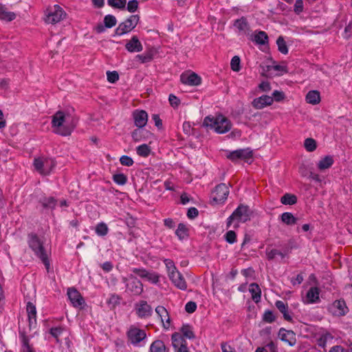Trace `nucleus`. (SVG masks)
<instances>
[{"instance_id": "nucleus-29", "label": "nucleus", "mask_w": 352, "mask_h": 352, "mask_svg": "<svg viewBox=\"0 0 352 352\" xmlns=\"http://www.w3.org/2000/svg\"><path fill=\"white\" fill-rule=\"evenodd\" d=\"M306 101L307 103L316 104L320 101V93L318 91H310L306 96Z\"/></svg>"}, {"instance_id": "nucleus-1", "label": "nucleus", "mask_w": 352, "mask_h": 352, "mask_svg": "<svg viewBox=\"0 0 352 352\" xmlns=\"http://www.w3.org/2000/svg\"><path fill=\"white\" fill-rule=\"evenodd\" d=\"M77 123L78 119L69 110H59L52 116L53 131L62 136L70 135Z\"/></svg>"}, {"instance_id": "nucleus-50", "label": "nucleus", "mask_w": 352, "mask_h": 352, "mask_svg": "<svg viewBox=\"0 0 352 352\" xmlns=\"http://www.w3.org/2000/svg\"><path fill=\"white\" fill-rule=\"evenodd\" d=\"M142 63L150 62L153 59V54L151 52H148L144 54H139L136 56Z\"/></svg>"}, {"instance_id": "nucleus-9", "label": "nucleus", "mask_w": 352, "mask_h": 352, "mask_svg": "<svg viewBox=\"0 0 352 352\" xmlns=\"http://www.w3.org/2000/svg\"><path fill=\"white\" fill-rule=\"evenodd\" d=\"M228 195V187L225 184H220L216 186L212 192V201L216 204L223 203L226 200Z\"/></svg>"}, {"instance_id": "nucleus-49", "label": "nucleus", "mask_w": 352, "mask_h": 352, "mask_svg": "<svg viewBox=\"0 0 352 352\" xmlns=\"http://www.w3.org/2000/svg\"><path fill=\"white\" fill-rule=\"evenodd\" d=\"M240 58L237 56H234L230 63L231 69L234 72H239L241 69L240 67Z\"/></svg>"}, {"instance_id": "nucleus-6", "label": "nucleus", "mask_w": 352, "mask_h": 352, "mask_svg": "<svg viewBox=\"0 0 352 352\" xmlns=\"http://www.w3.org/2000/svg\"><path fill=\"white\" fill-rule=\"evenodd\" d=\"M65 16V12L58 5H54L47 8L44 21L46 23L54 25L62 21Z\"/></svg>"}, {"instance_id": "nucleus-53", "label": "nucleus", "mask_w": 352, "mask_h": 352, "mask_svg": "<svg viewBox=\"0 0 352 352\" xmlns=\"http://www.w3.org/2000/svg\"><path fill=\"white\" fill-rule=\"evenodd\" d=\"M263 320L266 322L271 323L275 320V316L272 311L267 310L263 314Z\"/></svg>"}, {"instance_id": "nucleus-37", "label": "nucleus", "mask_w": 352, "mask_h": 352, "mask_svg": "<svg viewBox=\"0 0 352 352\" xmlns=\"http://www.w3.org/2000/svg\"><path fill=\"white\" fill-rule=\"evenodd\" d=\"M20 338L22 342V352H34L32 346L29 344V338L25 336L24 333H20Z\"/></svg>"}, {"instance_id": "nucleus-40", "label": "nucleus", "mask_w": 352, "mask_h": 352, "mask_svg": "<svg viewBox=\"0 0 352 352\" xmlns=\"http://www.w3.org/2000/svg\"><path fill=\"white\" fill-rule=\"evenodd\" d=\"M276 44L278 45V51L283 54H287L288 53V48L286 45V42L285 41L283 36H280L276 40Z\"/></svg>"}, {"instance_id": "nucleus-33", "label": "nucleus", "mask_w": 352, "mask_h": 352, "mask_svg": "<svg viewBox=\"0 0 352 352\" xmlns=\"http://www.w3.org/2000/svg\"><path fill=\"white\" fill-rule=\"evenodd\" d=\"M151 352H165L166 346L164 343L160 340L154 341L150 346Z\"/></svg>"}, {"instance_id": "nucleus-39", "label": "nucleus", "mask_w": 352, "mask_h": 352, "mask_svg": "<svg viewBox=\"0 0 352 352\" xmlns=\"http://www.w3.org/2000/svg\"><path fill=\"white\" fill-rule=\"evenodd\" d=\"M109 6L113 8L123 10L126 5V0H107Z\"/></svg>"}, {"instance_id": "nucleus-41", "label": "nucleus", "mask_w": 352, "mask_h": 352, "mask_svg": "<svg viewBox=\"0 0 352 352\" xmlns=\"http://www.w3.org/2000/svg\"><path fill=\"white\" fill-rule=\"evenodd\" d=\"M304 146L307 151L313 152L316 149L317 144L314 139L309 138L305 139Z\"/></svg>"}, {"instance_id": "nucleus-28", "label": "nucleus", "mask_w": 352, "mask_h": 352, "mask_svg": "<svg viewBox=\"0 0 352 352\" xmlns=\"http://www.w3.org/2000/svg\"><path fill=\"white\" fill-rule=\"evenodd\" d=\"M43 208L54 209L57 204V200L52 197H44L39 201Z\"/></svg>"}, {"instance_id": "nucleus-52", "label": "nucleus", "mask_w": 352, "mask_h": 352, "mask_svg": "<svg viewBox=\"0 0 352 352\" xmlns=\"http://www.w3.org/2000/svg\"><path fill=\"white\" fill-rule=\"evenodd\" d=\"M120 162L122 165L126 166H131L134 163L133 159L128 155H122L120 158Z\"/></svg>"}, {"instance_id": "nucleus-4", "label": "nucleus", "mask_w": 352, "mask_h": 352, "mask_svg": "<svg viewBox=\"0 0 352 352\" xmlns=\"http://www.w3.org/2000/svg\"><path fill=\"white\" fill-rule=\"evenodd\" d=\"M34 166L41 175H48L56 166V162L52 158L41 157L34 159Z\"/></svg>"}, {"instance_id": "nucleus-34", "label": "nucleus", "mask_w": 352, "mask_h": 352, "mask_svg": "<svg viewBox=\"0 0 352 352\" xmlns=\"http://www.w3.org/2000/svg\"><path fill=\"white\" fill-rule=\"evenodd\" d=\"M171 340L173 346L175 349H177V348L179 347L180 345L186 342L184 338H183L182 336L177 332H175L172 335Z\"/></svg>"}, {"instance_id": "nucleus-5", "label": "nucleus", "mask_w": 352, "mask_h": 352, "mask_svg": "<svg viewBox=\"0 0 352 352\" xmlns=\"http://www.w3.org/2000/svg\"><path fill=\"white\" fill-rule=\"evenodd\" d=\"M252 211L248 206L241 204L228 217L227 227H230L234 220L245 223L250 219Z\"/></svg>"}, {"instance_id": "nucleus-48", "label": "nucleus", "mask_w": 352, "mask_h": 352, "mask_svg": "<svg viewBox=\"0 0 352 352\" xmlns=\"http://www.w3.org/2000/svg\"><path fill=\"white\" fill-rule=\"evenodd\" d=\"M144 131L142 129H135L131 134L132 138L135 142H140L143 139V133Z\"/></svg>"}, {"instance_id": "nucleus-32", "label": "nucleus", "mask_w": 352, "mask_h": 352, "mask_svg": "<svg viewBox=\"0 0 352 352\" xmlns=\"http://www.w3.org/2000/svg\"><path fill=\"white\" fill-rule=\"evenodd\" d=\"M253 41L258 45H265L268 43V36L264 31H259L254 35Z\"/></svg>"}, {"instance_id": "nucleus-64", "label": "nucleus", "mask_w": 352, "mask_h": 352, "mask_svg": "<svg viewBox=\"0 0 352 352\" xmlns=\"http://www.w3.org/2000/svg\"><path fill=\"white\" fill-rule=\"evenodd\" d=\"M258 88L262 91L267 92L271 90V86L269 82L263 81L258 85Z\"/></svg>"}, {"instance_id": "nucleus-36", "label": "nucleus", "mask_w": 352, "mask_h": 352, "mask_svg": "<svg viewBox=\"0 0 352 352\" xmlns=\"http://www.w3.org/2000/svg\"><path fill=\"white\" fill-rule=\"evenodd\" d=\"M307 298L309 302H316L319 299V289L317 287H311L307 293Z\"/></svg>"}, {"instance_id": "nucleus-20", "label": "nucleus", "mask_w": 352, "mask_h": 352, "mask_svg": "<svg viewBox=\"0 0 352 352\" xmlns=\"http://www.w3.org/2000/svg\"><path fill=\"white\" fill-rule=\"evenodd\" d=\"M137 314L141 318L148 317L152 314V308L145 300H141L137 305Z\"/></svg>"}, {"instance_id": "nucleus-11", "label": "nucleus", "mask_w": 352, "mask_h": 352, "mask_svg": "<svg viewBox=\"0 0 352 352\" xmlns=\"http://www.w3.org/2000/svg\"><path fill=\"white\" fill-rule=\"evenodd\" d=\"M328 311L333 316H342L347 313L348 308L344 300H338L329 306Z\"/></svg>"}, {"instance_id": "nucleus-35", "label": "nucleus", "mask_w": 352, "mask_h": 352, "mask_svg": "<svg viewBox=\"0 0 352 352\" xmlns=\"http://www.w3.org/2000/svg\"><path fill=\"white\" fill-rule=\"evenodd\" d=\"M265 254L267 259L270 261L274 259L277 255L280 256L282 258H284L286 255L276 249H270V248H266Z\"/></svg>"}, {"instance_id": "nucleus-30", "label": "nucleus", "mask_w": 352, "mask_h": 352, "mask_svg": "<svg viewBox=\"0 0 352 352\" xmlns=\"http://www.w3.org/2000/svg\"><path fill=\"white\" fill-rule=\"evenodd\" d=\"M280 218L281 221L287 226H292L297 223V219L291 212H283Z\"/></svg>"}, {"instance_id": "nucleus-26", "label": "nucleus", "mask_w": 352, "mask_h": 352, "mask_svg": "<svg viewBox=\"0 0 352 352\" xmlns=\"http://www.w3.org/2000/svg\"><path fill=\"white\" fill-rule=\"evenodd\" d=\"M333 164V159L330 155L322 157L318 163L317 166L320 170H324L329 168Z\"/></svg>"}, {"instance_id": "nucleus-59", "label": "nucleus", "mask_w": 352, "mask_h": 352, "mask_svg": "<svg viewBox=\"0 0 352 352\" xmlns=\"http://www.w3.org/2000/svg\"><path fill=\"white\" fill-rule=\"evenodd\" d=\"M197 309V305L195 302L190 301L186 303L185 306V310L189 314H192Z\"/></svg>"}, {"instance_id": "nucleus-12", "label": "nucleus", "mask_w": 352, "mask_h": 352, "mask_svg": "<svg viewBox=\"0 0 352 352\" xmlns=\"http://www.w3.org/2000/svg\"><path fill=\"white\" fill-rule=\"evenodd\" d=\"M252 157V151L250 148L238 149L230 152L227 157L232 162L238 160H248Z\"/></svg>"}, {"instance_id": "nucleus-45", "label": "nucleus", "mask_w": 352, "mask_h": 352, "mask_svg": "<svg viewBox=\"0 0 352 352\" xmlns=\"http://www.w3.org/2000/svg\"><path fill=\"white\" fill-rule=\"evenodd\" d=\"M109 228L106 223L101 222L98 223L96 227V233L98 236H104L107 234Z\"/></svg>"}, {"instance_id": "nucleus-54", "label": "nucleus", "mask_w": 352, "mask_h": 352, "mask_svg": "<svg viewBox=\"0 0 352 352\" xmlns=\"http://www.w3.org/2000/svg\"><path fill=\"white\" fill-rule=\"evenodd\" d=\"M133 273L141 278H146L148 276V272L144 268H133Z\"/></svg>"}, {"instance_id": "nucleus-38", "label": "nucleus", "mask_w": 352, "mask_h": 352, "mask_svg": "<svg viewBox=\"0 0 352 352\" xmlns=\"http://www.w3.org/2000/svg\"><path fill=\"white\" fill-rule=\"evenodd\" d=\"M182 333V337L188 339H194L195 334L192 330V327L189 324H184L180 329Z\"/></svg>"}, {"instance_id": "nucleus-47", "label": "nucleus", "mask_w": 352, "mask_h": 352, "mask_svg": "<svg viewBox=\"0 0 352 352\" xmlns=\"http://www.w3.org/2000/svg\"><path fill=\"white\" fill-rule=\"evenodd\" d=\"M121 298L117 294H111L110 298L107 300V304L111 307L114 308L120 302Z\"/></svg>"}, {"instance_id": "nucleus-43", "label": "nucleus", "mask_w": 352, "mask_h": 352, "mask_svg": "<svg viewBox=\"0 0 352 352\" xmlns=\"http://www.w3.org/2000/svg\"><path fill=\"white\" fill-rule=\"evenodd\" d=\"M175 234L179 239H183L188 236V229L184 224L179 223L175 231Z\"/></svg>"}, {"instance_id": "nucleus-8", "label": "nucleus", "mask_w": 352, "mask_h": 352, "mask_svg": "<svg viewBox=\"0 0 352 352\" xmlns=\"http://www.w3.org/2000/svg\"><path fill=\"white\" fill-rule=\"evenodd\" d=\"M139 21V15L135 14L130 16L124 22L119 24L118 27L116 29L115 34L121 36L129 33L135 28Z\"/></svg>"}, {"instance_id": "nucleus-10", "label": "nucleus", "mask_w": 352, "mask_h": 352, "mask_svg": "<svg viewBox=\"0 0 352 352\" xmlns=\"http://www.w3.org/2000/svg\"><path fill=\"white\" fill-rule=\"evenodd\" d=\"M127 337L131 344L136 345L146 337L144 330L131 327L127 332Z\"/></svg>"}, {"instance_id": "nucleus-62", "label": "nucleus", "mask_w": 352, "mask_h": 352, "mask_svg": "<svg viewBox=\"0 0 352 352\" xmlns=\"http://www.w3.org/2000/svg\"><path fill=\"white\" fill-rule=\"evenodd\" d=\"M198 214V210L195 207H191L188 210L187 216L189 219H195Z\"/></svg>"}, {"instance_id": "nucleus-51", "label": "nucleus", "mask_w": 352, "mask_h": 352, "mask_svg": "<svg viewBox=\"0 0 352 352\" xmlns=\"http://www.w3.org/2000/svg\"><path fill=\"white\" fill-rule=\"evenodd\" d=\"M225 238L228 243L232 244L236 241V234L234 231L230 230L226 232Z\"/></svg>"}, {"instance_id": "nucleus-58", "label": "nucleus", "mask_w": 352, "mask_h": 352, "mask_svg": "<svg viewBox=\"0 0 352 352\" xmlns=\"http://www.w3.org/2000/svg\"><path fill=\"white\" fill-rule=\"evenodd\" d=\"M272 98L274 100L280 102L285 98V94L283 91L276 90L272 94Z\"/></svg>"}, {"instance_id": "nucleus-15", "label": "nucleus", "mask_w": 352, "mask_h": 352, "mask_svg": "<svg viewBox=\"0 0 352 352\" xmlns=\"http://www.w3.org/2000/svg\"><path fill=\"white\" fill-rule=\"evenodd\" d=\"M133 118L135 125L140 129H142L148 121V114L144 110L134 111L133 112Z\"/></svg>"}, {"instance_id": "nucleus-17", "label": "nucleus", "mask_w": 352, "mask_h": 352, "mask_svg": "<svg viewBox=\"0 0 352 352\" xmlns=\"http://www.w3.org/2000/svg\"><path fill=\"white\" fill-rule=\"evenodd\" d=\"M169 278L175 287L182 289L186 290L187 288L186 282L183 277L182 274L177 270L175 272H172L171 275H169Z\"/></svg>"}, {"instance_id": "nucleus-56", "label": "nucleus", "mask_w": 352, "mask_h": 352, "mask_svg": "<svg viewBox=\"0 0 352 352\" xmlns=\"http://www.w3.org/2000/svg\"><path fill=\"white\" fill-rule=\"evenodd\" d=\"M138 8V1L137 0H131L127 3V10L129 12H135Z\"/></svg>"}, {"instance_id": "nucleus-19", "label": "nucleus", "mask_w": 352, "mask_h": 352, "mask_svg": "<svg viewBox=\"0 0 352 352\" xmlns=\"http://www.w3.org/2000/svg\"><path fill=\"white\" fill-rule=\"evenodd\" d=\"M278 336L282 341L288 343L290 346H293L295 344V333L293 331H288L281 328L279 330Z\"/></svg>"}, {"instance_id": "nucleus-2", "label": "nucleus", "mask_w": 352, "mask_h": 352, "mask_svg": "<svg viewBox=\"0 0 352 352\" xmlns=\"http://www.w3.org/2000/svg\"><path fill=\"white\" fill-rule=\"evenodd\" d=\"M204 125L214 129L218 133H226L232 128V123L226 117L220 114L215 117L207 116L204 118Z\"/></svg>"}, {"instance_id": "nucleus-25", "label": "nucleus", "mask_w": 352, "mask_h": 352, "mask_svg": "<svg viewBox=\"0 0 352 352\" xmlns=\"http://www.w3.org/2000/svg\"><path fill=\"white\" fill-rule=\"evenodd\" d=\"M276 308L283 314V318L287 321H292V318L288 312V307L282 300H277L275 303Z\"/></svg>"}, {"instance_id": "nucleus-23", "label": "nucleus", "mask_w": 352, "mask_h": 352, "mask_svg": "<svg viewBox=\"0 0 352 352\" xmlns=\"http://www.w3.org/2000/svg\"><path fill=\"white\" fill-rule=\"evenodd\" d=\"M234 26L236 27L239 32H243L244 34H249L250 30L248 20L244 16L236 19L234 23Z\"/></svg>"}, {"instance_id": "nucleus-63", "label": "nucleus", "mask_w": 352, "mask_h": 352, "mask_svg": "<svg viewBox=\"0 0 352 352\" xmlns=\"http://www.w3.org/2000/svg\"><path fill=\"white\" fill-rule=\"evenodd\" d=\"M168 100L170 105L173 107H177L180 103V100L173 94L169 95Z\"/></svg>"}, {"instance_id": "nucleus-22", "label": "nucleus", "mask_w": 352, "mask_h": 352, "mask_svg": "<svg viewBox=\"0 0 352 352\" xmlns=\"http://www.w3.org/2000/svg\"><path fill=\"white\" fill-rule=\"evenodd\" d=\"M26 310L28 316L30 328L34 327L36 321V307L32 302H28L26 306Z\"/></svg>"}, {"instance_id": "nucleus-18", "label": "nucleus", "mask_w": 352, "mask_h": 352, "mask_svg": "<svg viewBox=\"0 0 352 352\" xmlns=\"http://www.w3.org/2000/svg\"><path fill=\"white\" fill-rule=\"evenodd\" d=\"M126 50L131 52H140L143 50V46L137 36H133L125 44Z\"/></svg>"}, {"instance_id": "nucleus-42", "label": "nucleus", "mask_w": 352, "mask_h": 352, "mask_svg": "<svg viewBox=\"0 0 352 352\" xmlns=\"http://www.w3.org/2000/svg\"><path fill=\"white\" fill-rule=\"evenodd\" d=\"M136 151L138 155L145 157L149 155L151 153V148L147 144H144L138 146Z\"/></svg>"}, {"instance_id": "nucleus-61", "label": "nucleus", "mask_w": 352, "mask_h": 352, "mask_svg": "<svg viewBox=\"0 0 352 352\" xmlns=\"http://www.w3.org/2000/svg\"><path fill=\"white\" fill-rule=\"evenodd\" d=\"M303 10V1L302 0H296L294 4V12L296 14H300Z\"/></svg>"}, {"instance_id": "nucleus-57", "label": "nucleus", "mask_w": 352, "mask_h": 352, "mask_svg": "<svg viewBox=\"0 0 352 352\" xmlns=\"http://www.w3.org/2000/svg\"><path fill=\"white\" fill-rule=\"evenodd\" d=\"M164 262H165L166 268L168 270V276L171 275L172 272H175L177 271L176 267L175 266L173 261H172L171 260H169V259H166Z\"/></svg>"}, {"instance_id": "nucleus-24", "label": "nucleus", "mask_w": 352, "mask_h": 352, "mask_svg": "<svg viewBox=\"0 0 352 352\" xmlns=\"http://www.w3.org/2000/svg\"><path fill=\"white\" fill-rule=\"evenodd\" d=\"M16 14L8 10L7 8L0 3V20L5 21H12L16 18Z\"/></svg>"}, {"instance_id": "nucleus-55", "label": "nucleus", "mask_w": 352, "mask_h": 352, "mask_svg": "<svg viewBox=\"0 0 352 352\" xmlns=\"http://www.w3.org/2000/svg\"><path fill=\"white\" fill-rule=\"evenodd\" d=\"M107 80L109 82H116L119 79L118 73L116 71L107 72Z\"/></svg>"}, {"instance_id": "nucleus-31", "label": "nucleus", "mask_w": 352, "mask_h": 352, "mask_svg": "<svg viewBox=\"0 0 352 352\" xmlns=\"http://www.w3.org/2000/svg\"><path fill=\"white\" fill-rule=\"evenodd\" d=\"M280 202L284 205H294L297 202V197L294 194L285 193L280 198Z\"/></svg>"}, {"instance_id": "nucleus-16", "label": "nucleus", "mask_w": 352, "mask_h": 352, "mask_svg": "<svg viewBox=\"0 0 352 352\" xmlns=\"http://www.w3.org/2000/svg\"><path fill=\"white\" fill-rule=\"evenodd\" d=\"M274 102L272 96L263 95L253 100L252 106L256 109H261L264 107L271 105Z\"/></svg>"}, {"instance_id": "nucleus-60", "label": "nucleus", "mask_w": 352, "mask_h": 352, "mask_svg": "<svg viewBox=\"0 0 352 352\" xmlns=\"http://www.w3.org/2000/svg\"><path fill=\"white\" fill-rule=\"evenodd\" d=\"M331 338V336L329 333H326L322 335L320 338L318 340V344L319 346H324L326 344V342L328 339Z\"/></svg>"}, {"instance_id": "nucleus-44", "label": "nucleus", "mask_w": 352, "mask_h": 352, "mask_svg": "<svg viewBox=\"0 0 352 352\" xmlns=\"http://www.w3.org/2000/svg\"><path fill=\"white\" fill-rule=\"evenodd\" d=\"M117 20L113 15L107 14L104 18V24L107 28H111L116 25Z\"/></svg>"}, {"instance_id": "nucleus-14", "label": "nucleus", "mask_w": 352, "mask_h": 352, "mask_svg": "<svg viewBox=\"0 0 352 352\" xmlns=\"http://www.w3.org/2000/svg\"><path fill=\"white\" fill-rule=\"evenodd\" d=\"M180 80L183 84L190 86H197L201 82V77L195 72L182 74L180 76Z\"/></svg>"}, {"instance_id": "nucleus-13", "label": "nucleus", "mask_w": 352, "mask_h": 352, "mask_svg": "<svg viewBox=\"0 0 352 352\" xmlns=\"http://www.w3.org/2000/svg\"><path fill=\"white\" fill-rule=\"evenodd\" d=\"M68 298L75 307L82 308L85 305V300L80 292L75 288H69L67 290Z\"/></svg>"}, {"instance_id": "nucleus-7", "label": "nucleus", "mask_w": 352, "mask_h": 352, "mask_svg": "<svg viewBox=\"0 0 352 352\" xmlns=\"http://www.w3.org/2000/svg\"><path fill=\"white\" fill-rule=\"evenodd\" d=\"M126 285V291L133 295H140L143 292V285L133 274L122 278Z\"/></svg>"}, {"instance_id": "nucleus-3", "label": "nucleus", "mask_w": 352, "mask_h": 352, "mask_svg": "<svg viewBox=\"0 0 352 352\" xmlns=\"http://www.w3.org/2000/svg\"><path fill=\"white\" fill-rule=\"evenodd\" d=\"M28 237V245L31 250L34 252L43 263L47 272L50 270V261L47 254L43 246V243L35 233H30Z\"/></svg>"}, {"instance_id": "nucleus-21", "label": "nucleus", "mask_w": 352, "mask_h": 352, "mask_svg": "<svg viewBox=\"0 0 352 352\" xmlns=\"http://www.w3.org/2000/svg\"><path fill=\"white\" fill-rule=\"evenodd\" d=\"M155 312L160 318L164 327L168 329L170 326V317L166 308L163 306H157L155 308Z\"/></svg>"}, {"instance_id": "nucleus-46", "label": "nucleus", "mask_w": 352, "mask_h": 352, "mask_svg": "<svg viewBox=\"0 0 352 352\" xmlns=\"http://www.w3.org/2000/svg\"><path fill=\"white\" fill-rule=\"evenodd\" d=\"M113 179L118 185H124L127 182L126 176L122 173L113 175Z\"/></svg>"}, {"instance_id": "nucleus-27", "label": "nucleus", "mask_w": 352, "mask_h": 352, "mask_svg": "<svg viewBox=\"0 0 352 352\" xmlns=\"http://www.w3.org/2000/svg\"><path fill=\"white\" fill-rule=\"evenodd\" d=\"M249 291L252 294V298L255 302H258L261 300V290L256 283H251L250 285Z\"/></svg>"}]
</instances>
